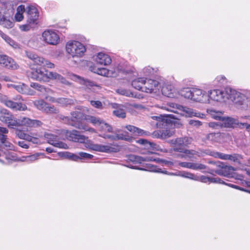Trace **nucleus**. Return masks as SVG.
<instances>
[{
  "mask_svg": "<svg viewBox=\"0 0 250 250\" xmlns=\"http://www.w3.org/2000/svg\"><path fill=\"white\" fill-rule=\"evenodd\" d=\"M192 138L189 137L178 138L175 140H171L172 143L174 145L173 150L175 151L183 152L189 158H192L194 155H198V152L193 150H188L185 148V146L191 144Z\"/></svg>",
  "mask_w": 250,
  "mask_h": 250,
  "instance_id": "1",
  "label": "nucleus"
},
{
  "mask_svg": "<svg viewBox=\"0 0 250 250\" xmlns=\"http://www.w3.org/2000/svg\"><path fill=\"white\" fill-rule=\"evenodd\" d=\"M71 118L68 117L61 115L60 118L64 122L79 129L83 131H88L91 132L96 133V130L92 127H89L87 125L82 123L80 120L82 113L79 112H73L71 113Z\"/></svg>",
  "mask_w": 250,
  "mask_h": 250,
  "instance_id": "2",
  "label": "nucleus"
},
{
  "mask_svg": "<svg viewBox=\"0 0 250 250\" xmlns=\"http://www.w3.org/2000/svg\"><path fill=\"white\" fill-rule=\"evenodd\" d=\"M66 50L73 57H80L85 51V48L80 42L73 41L66 43Z\"/></svg>",
  "mask_w": 250,
  "mask_h": 250,
  "instance_id": "3",
  "label": "nucleus"
},
{
  "mask_svg": "<svg viewBox=\"0 0 250 250\" xmlns=\"http://www.w3.org/2000/svg\"><path fill=\"white\" fill-rule=\"evenodd\" d=\"M0 102L6 106L12 109L14 111H25L27 109V106L21 103H17L9 99L8 97L0 93Z\"/></svg>",
  "mask_w": 250,
  "mask_h": 250,
  "instance_id": "4",
  "label": "nucleus"
},
{
  "mask_svg": "<svg viewBox=\"0 0 250 250\" xmlns=\"http://www.w3.org/2000/svg\"><path fill=\"white\" fill-rule=\"evenodd\" d=\"M120 129H116L113 132L115 135L106 134L105 133L100 134L99 136L104 139H108L112 141L124 140L128 142H131L132 137L129 135L128 132L124 131L121 132Z\"/></svg>",
  "mask_w": 250,
  "mask_h": 250,
  "instance_id": "5",
  "label": "nucleus"
},
{
  "mask_svg": "<svg viewBox=\"0 0 250 250\" xmlns=\"http://www.w3.org/2000/svg\"><path fill=\"white\" fill-rule=\"evenodd\" d=\"M196 181H200L203 183H219V184H222L227 185L229 187H232L233 188L238 189L239 190L244 191L247 192H249L250 193V191L245 189L244 188H240L237 186L231 184H226L224 181H223L220 178L218 177L214 178V177H209L208 176H204V175H200L198 176L197 175V178L196 179Z\"/></svg>",
  "mask_w": 250,
  "mask_h": 250,
  "instance_id": "6",
  "label": "nucleus"
},
{
  "mask_svg": "<svg viewBox=\"0 0 250 250\" xmlns=\"http://www.w3.org/2000/svg\"><path fill=\"white\" fill-rule=\"evenodd\" d=\"M129 158L130 161L139 163L145 161H155L157 163H162L166 166H172L173 164V163L171 161H167L166 160L160 159L159 158H154L151 156L142 157L132 155H130Z\"/></svg>",
  "mask_w": 250,
  "mask_h": 250,
  "instance_id": "7",
  "label": "nucleus"
},
{
  "mask_svg": "<svg viewBox=\"0 0 250 250\" xmlns=\"http://www.w3.org/2000/svg\"><path fill=\"white\" fill-rule=\"evenodd\" d=\"M227 100H230L237 105H241L245 101V96L235 90L229 88Z\"/></svg>",
  "mask_w": 250,
  "mask_h": 250,
  "instance_id": "8",
  "label": "nucleus"
},
{
  "mask_svg": "<svg viewBox=\"0 0 250 250\" xmlns=\"http://www.w3.org/2000/svg\"><path fill=\"white\" fill-rule=\"evenodd\" d=\"M229 88H226L224 90L214 89L208 92V98L217 102L226 101Z\"/></svg>",
  "mask_w": 250,
  "mask_h": 250,
  "instance_id": "9",
  "label": "nucleus"
},
{
  "mask_svg": "<svg viewBox=\"0 0 250 250\" xmlns=\"http://www.w3.org/2000/svg\"><path fill=\"white\" fill-rule=\"evenodd\" d=\"M150 171H152V172L162 173H164L166 174H169V175H171L179 176L188 178V179H191V180H192L194 181H196V179L197 178V175H195V174L190 173V172L183 171L179 172L178 174L173 173H168L167 171L162 170L160 168H159L156 166H152Z\"/></svg>",
  "mask_w": 250,
  "mask_h": 250,
  "instance_id": "10",
  "label": "nucleus"
},
{
  "mask_svg": "<svg viewBox=\"0 0 250 250\" xmlns=\"http://www.w3.org/2000/svg\"><path fill=\"white\" fill-rule=\"evenodd\" d=\"M43 41L51 45H56L59 41V35L52 30H46L42 34Z\"/></svg>",
  "mask_w": 250,
  "mask_h": 250,
  "instance_id": "11",
  "label": "nucleus"
},
{
  "mask_svg": "<svg viewBox=\"0 0 250 250\" xmlns=\"http://www.w3.org/2000/svg\"><path fill=\"white\" fill-rule=\"evenodd\" d=\"M65 134L68 140L75 142L84 143L87 139V137L81 134L79 131L76 130H66Z\"/></svg>",
  "mask_w": 250,
  "mask_h": 250,
  "instance_id": "12",
  "label": "nucleus"
},
{
  "mask_svg": "<svg viewBox=\"0 0 250 250\" xmlns=\"http://www.w3.org/2000/svg\"><path fill=\"white\" fill-rule=\"evenodd\" d=\"M4 10L0 6V25L8 29L12 28L14 25L13 18L4 12Z\"/></svg>",
  "mask_w": 250,
  "mask_h": 250,
  "instance_id": "13",
  "label": "nucleus"
},
{
  "mask_svg": "<svg viewBox=\"0 0 250 250\" xmlns=\"http://www.w3.org/2000/svg\"><path fill=\"white\" fill-rule=\"evenodd\" d=\"M0 64L13 70L17 69L19 67L13 59L5 55H0Z\"/></svg>",
  "mask_w": 250,
  "mask_h": 250,
  "instance_id": "14",
  "label": "nucleus"
},
{
  "mask_svg": "<svg viewBox=\"0 0 250 250\" xmlns=\"http://www.w3.org/2000/svg\"><path fill=\"white\" fill-rule=\"evenodd\" d=\"M27 14V21L31 23H38L39 13L37 9L32 5L28 6L25 9Z\"/></svg>",
  "mask_w": 250,
  "mask_h": 250,
  "instance_id": "15",
  "label": "nucleus"
},
{
  "mask_svg": "<svg viewBox=\"0 0 250 250\" xmlns=\"http://www.w3.org/2000/svg\"><path fill=\"white\" fill-rule=\"evenodd\" d=\"M214 164H215V163ZM215 165L217 167H220L221 168L215 170V173L221 176L228 177L231 171L235 170L233 167L225 165L224 164L220 162L215 163Z\"/></svg>",
  "mask_w": 250,
  "mask_h": 250,
  "instance_id": "16",
  "label": "nucleus"
},
{
  "mask_svg": "<svg viewBox=\"0 0 250 250\" xmlns=\"http://www.w3.org/2000/svg\"><path fill=\"white\" fill-rule=\"evenodd\" d=\"M64 156L69 160L75 161H78L81 159H90L93 157L92 155L83 152H80L78 155L66 152L64 153Z\"/></svg>",
  "mask_w": 250,
  "mask_h": 250,
  "instance_id": "17",
  "label": "nucleus"
},
{
  "mask_svg": "<svg viewBox=\"0 0 250 250\" xmlns=\"http://www.w3.org/2000/svg\"><path fill=\"white\" fill-rule=\"evenodd\" d=\"M208 100V95L206 92L200 89L193 88L192 100L205 102Z\"/></svg>",
  "mask_w": 250,
  "mask_h": 250,
  "instance_id": "18",
  "label": "nucleus"
},
{
  "mask_svg": "<svg viewBox=\"0 0 250 250\" xmlns=\"http://www.w3.org/2000/svg\"><path fill=\"white\" fill-rule=\"evenodd\" d=\"M159 85V83L156 80L149 79L146 81L145 79L144 86L143 87V91L146 93L153 92Z\"/></svg>",
  "mask_w": 250,
  "mask_h": 250,
  "instance_id": "19",
  "label": "nucleus"
},
{
  "mask_svg": "<svg viewBox=\"0 0 250 250\" xmlns=\"http://www.w3.org/2000/svg\"><path fill=\"white\" fill-rule=\"evenodd\" d=\"M90 149L95 151L105 153L117 151V148L108 145L91 144L90 146Z\"/></svg>",
  "mask_w": 250,
  "mask_h": 250,
  "instance_id": "20",
  "label": "nucleus"
},
{
  "mask_svg": "<svg viewBox=\"0 0 250 250\" xmlns=\"http://www.w3.org/2000/svg\"><path fill=\"white\" fill-rule=\"evenodd\" d=\"M42 125L41 121L32 120L27 117L21 118V126H26L29 127H37Z\"/></svg>",
  "mask_w": 250,
  "mask_h": 250,
  "instance_id": "21",
  "label": "nucleus"
},
{
  "mask_svg": "<svg viewBox=\"0 0 250 250\" xmlns=\"http://www.w3.org/2000/svg\"><path fill=\"white\" fill-rule=\"evenodd\" d=\"M26 56L33 61L34 64L41 66H43L45 63V59L42 57H40L32 52L26 51Z\"/></svg>",
  "mask_w": 250,
  "mask_h": 250,
  "instance_id": "22",
  "label": "nucleus"
},
{
  "mask_svg": "<svg viewBox=\"0 0 250 250\" xmlns=\"http://www.w3.org/2000/svg\"><path fill=\"white\" fill-rule=\"evenodd\" d=\"M178 109L181 111L183 112V115L188 117H197L200 118H203L204 115L201 114L199 112L196 111L192 108L187 107L186 106H183L182 105H179Z\"/></svg>",
  "mask_w": 250,
  "mask_h": 250,
  "instance_id": "23",
  "label": "nucleus"
},
{
  "mask_svg": "<svg viewBox=\"0 0 250 250\" xmlns=\"http://www.w3.org/2000/svg\"><path fill=\"white\" fill-rule=\"evenodd\" d=\"M46 137L48 139L49 143L54 146L64 149L68 148L66 144L58 141V136L53 134H47Z\"/></svg>",
  "mask_w": 250,
  "mask_h": 250,
  "instance_id": "24",
  "label": "nucleus"
},
{
  "mask_svg": "<svg viewBox=\"0 0 250 250\" xmlns=\"http://www.w3.org/2000/svg\"><path fill=\"white\" fill-rule=\"evenodd\" d=\"M179 166L193 170H202L207 168V166L205 165L197 163L181 162L179 163Z\"/></svg>",
  "mask_w": 250,
  "mask_h": 250,
  "instance_id": "25",
  "label": "nucleus"
},
{
  "mask_svg": "<svg viewBox=\"0 0 250 250\" xmlns=\"http://www.w3.org/2000/svg\"><path fill=\"white\" fill-rule=\"evenodd\" d=\"M125 128L135 135L149 136L150 135L149 132L144 130L133 125H127L125 126Z\"/></svg>",
  "mask_w": 250,
  "mask_h": 250,
  "instance_id": "26",
  "label": "nucleus"
},
{
  "mask_svg": "<svg viewBox=\"0 0 250 250\" xmlns=\"http://www.w3.org/2000/svg\"><path fill=\"white\" fill-rule=\"evenodd\" d=\"M95 60L98 63L104 65H108L111 62L109 56L101 52L98 54Z\"/></svg>",
  "mask_w": 250,
  "mask_h": 250,
  "instance_id": "27",
  "label": "nucleus"
},
{
  "mask_svg": "<svg viewBox=\"0 0 250 250\" xmlns=\"http://www.w3.org/2000/svg\"><path fill=\"white\" fill-rule=\"evenodd\" d=\"M48 75L49 79L56 80L58 82L66 85L70 84V83L64 77L56 72H49Z\"/></svg>",
  "mask_w": 250,
  "mask_h": 250,
  "instance_id": "28",
  "label": "nucleus"
},
{
  "mask_svg": "<svg viewBox=\"0 0 250 250\" xmlns=\"http://www.w3.org/2000/svg\"><path fill=\"white\" fill-rule=\"evenodd\" d=\"M137 143L146 146H149L150 147L155 149L156 150L163 151L162 149L160 148L159 146L153 143L148 142L147 140L144 139H140L137 141Z\"/></svg>",
  "mask_w": 250,
  "mask_h": 250,
  "instance_id": "29",
  "label": "nucleus"
},
{
  "mask_svg": "<svg viewBox=\"0 0 250 250\" xmlns=\"http://www.w3.org/2000/svg\"><path fill=\"white\" fill-rule=\"evenodd\" d=\"M9 120L6 125L9 128L16 129L17 127L21 126V118L17 119L13 115V118H10Z\"/></svg>",
  "mask_w": 250,
  "mask_h": 250,
  "instance_id": "30",
  "label": "nucleus"
},
{
  "mask_svg": "<svg viewBox=\"0 0 250 250\" xmlns=\"http://www.w3.org/2000/svg\"><path fill=\"white\" fill-rule=\"evenodd\" d=\"M144 83L145 79L144 78H139L133 80L131 85L135 89L143 91Z\"/></svg>",
  "mask_w": 250,
  "mask_h": 250,
  "instance_id": "31",
  "label": "nucleus"
},
{
  "mask_svg": "<svg viewBox=\"0 0 250 250\" xmlns=\"http://www.w3.org/2000/svg\"><path fill=\"white\" fill-rule=\"evenodd\" d=\"M30 86L42 93H47L48 94L53 93V91L49 88L45 87L37 83H30Z\"/></svg>",
  "mask_w": 250,
  "mask_h": 250,
  "instance_id": "32",
  "label": "nucleus"
},
{
  "mask_svg": "<svg viewBox=\"0 0 250 250\" xmlns=\"http://www.w3.org/2000/svg\"><path fill=\"white\" fill-rule=\"evenodd\" d=\"M57 103L62 106H68L73 104L74 101L73 99L69 98H59L57 99Z\"/></svg>",
  "mask_w": 250,
  "mask_h": 250,
  "instance_id": "33",
  "label": "nucleus"
},
{
  "mask_svg": "<svg viewBox=\"0 0 250 250\" xmlns=\"http://www.w3.org/2000/svg\"><path fill=\"white\" fill-rule=\"evenodd\" d=\"M173 86L172 85H165L162 88L163 94L167 97H171L173 95Z\"/></svg>",
  "mask_w": 250,
  "mask_h": 250,
  "instance_id": "34",
  "label": "nucleus"
},
{
  "mask_svg": "<svg viewBox=\"0 0 250 250\" xmlns=\"http://www.w3.org/2000/svg\"><path fill=\"white\" fill-rule=\"evenodd\" d=\"M25 11V7L23 5H20L17 8V12L15 14V18L17 21H21L23 19L22 12Z\"/></svg>",
  "mask_w": 250,
  "mask_h": 250,
  "instance_id": "35",
  "label": "nucleus"
},
{
  "mask_svg": "<svg viewBox=\"0 0 250 250\" xmlns=\"http://www.w3.org/2000/svg\"><path fill=\"white\" fill-rule=\"evenodd\" d=\"M193 88L189 87L184 88L180 91L182 96L186 98L192 100Z\"/></svg>",
  "mask_w": 250,
  "mask_h": 250,
  "instance_id": "36",
  "label": "nucleus"
},
{
  "mask_svg": "<svg viewBox=\"0 0 250 250\" xmlns=\"http://www.w3.org/2000/svg\"><path fill=\"white\" fill-rule=\"evenodd\" d=\"M86 120L92 124L94 125L100 126L103 123V120L100 118L93 116H88Z\"/></svg>",
  "mask_w": 250,
  "mask_h": 250,
  "instance_id": "37",
  "label": "nucleus"
},
{
  "mask_svg": "<svg viewBox=\"0 0 250 250\" xmlns=\"http://www.w3.org/2000/svg\"><path fill=\"white\" fill-rule=\"evenodd\" d=\"M99 127L101 131L109 133L113 132V127L108 124L105 123L104 120L103 121V123L99 126Z\"/></svg>",
  "mask_w": 250,
  "mask_h": 250,
  "instance_id": "38",
  "label": "nucleus"
},
{
  "mask_svg": "<svg viewBox=\"0 0 250 250\" xmlns=\"http://www.w3.org/2000/svg\"><path fill=\"white\" fill-rule=\"evenodd\" d=\"M1 37L11 46L14 48L19 47L18 44L7 35L3 33H0Z\"/></svg>",
  "mask_w": 250,
  "mask_h": 250,
  "instance_id": "39",
  "label": "nucleus"
},
{
  "mask_svg": "<svg viewBox=\"0 0 250 250\" xmlns=\"http://www.w3.org/2000/svg\"><path fill=\"white\" fill-rule=\"evenodd\" d=\"M37 71H38V76L41 78V80H39L40 81H46L48 79H49L48 74L50 72L46 70L43 71L41 69H37Z\"/></svg>",
  "mask_w": 250,
  "mask_h": 250,
  "instance_id": "40",
  "label": "nucleus"
},
{
  "mask_svg": "<svg viewBox=\"0 0 250 250\" xmlns=\"http://www.w3.org/2000/svg\"><path fill=\"white\" fill-rule=\"evenodd\" d=\"M10 86L21 93L24 94L26 93L27 86L23 83L19 84H11Z\"/></svg>",
  "mask_w": 250,
  "mask_h": 250,
  "instance_id": "41",
  "label": "nucleus"
},
{
  "mask_svg": "<svg viewBox=\"0 0 250 250\" xmlns=\"http://www.w3.org/2000/svg\"><path fill=\"white\" fill-rule=\"evenodd\" d=\"M94 72L97 73L99 75L104 76H107V77L115 76V75H111V71L105 68H98L96 71H94Z\"/></svg>",
  "mask_w": 250,
  "mask_h": 250,
  "instance_id": "42",
  "label": "nucleus"
},
{
  "mask_svg": "<svg viewBox=\"0 0 250 250\" xmlns=\"http://www.w3.org/2000/svg\"><path fill=\"white\" fill-rule=\"evenodd\" d=\"M15 134L16 136L21 139L29 141L31 139V137L28 134L17 128L15 130Z\"/></svg>",
  "mask_w": 250,
  "mask_h": 250,
  "instance_id": "43",
  "label": "nucleus"
},
{
  "mask_svg": "<svg viewBox=\"0 0 250 250\" xmlns=\"http://www.w3.org/2000/svg\"><path fill=\"white\" fill-rule=\"evenodd\" d=\"M224 125L226 127H231L235 123V121L234 119L230 117L224 118L223 120Z\"/></svg>",
  "mask_w": 250,
  "mask_h": 250,
  "instance_id": "44",
  "label": "nucleus"
},
{
  "mask_svg": "<svg viewBox=\"0 0 250 250\" xmlns=\"http://www.w3.org/2000/svg\"><path fill=\"white\" fill-rule=\"evenodd\" d=\"M151 118L153 120H155L157 121H158L156 123V125L160 127L161 126H164V124H166V123L165 121V119L163 118L162 116H153L151 117Z\"/></svg>",
  "mask_w": 250,
  "mask_h": 250,
  "instance_id": "45",
  "label": "nucleus"
},
{
  "mask_svg": "<svg viewBox=\"0 0 250 250\" xmlns=\"http://www.w3.org/2000/svg\"><path fill=\"white\" fill-rule=\"evenodd\" d=\"M220 136L219 133H211L208 134L206 136V139L212 142H215L218 141V138Z\"/></svg>",
  "mask_w": 250,
  "mask_h": 250,
  "instance_id": "46",
  "label": "nucleus"
},
{
  "mask_svg": "<svg viewBox=\"0 0 250 250\" xmlns=\"http://www.w3.org/2000/svg\"><path fill=\"white\" fill-rule=\"evenodd\" d=\"M157 71V70L148 66L145 67L143 70V72L144 75L146 76H149L154 74Z\"/></svg>",
  "mask_w": 250,
  "mask_h": 250,
  "instance_id": "47",
  "label": "nucleus"
},
{
  "mask_svg": "<svg viewBox=\"0 0 250 250\" xmlns=\"http://www.w3.org/2000/svg\"><path fill=\"white\" fill-rule=\"evenodd\" d=\"M43 112L46 113H58L59 112V110L54 105L49 106L48 104H46Z\"/></svg>",
  "mask_w": 250,
  "mask_h": 250,
  "instance_id": "48",
  "label": "nucleus"
},
{
  "mask_svg": "<svg viewBox=\"0 0 250 250\" xmlns=\"http://www.w3.org/2000/svg\"><path fill=\"white\" fill-rule=\"evenodd\" d=\"M117 93L120 95H124L127 97H133V94L130 90L125 89L122 88H118L116 90Z\"/></svg>",
  "mask_w": 250,
  "mask_h": 250,
  "instance_id": "49",
  "label": "nucleus"
},
{
  "mask_svg": "<svg viewBox=\"0 0 250 250\" xmlns=\"http://www.w3.org/2000/svg\"><path fill=\"white\" fill-rule=\"evenodd\" d=\"M46 104V103L42 100H38L34 102V104L37 108L39 110H42V111H44V109H45Z\"/></svg>",
  "mask_w": 250,
  "mask_h": 250,
  "instance_id": "50",
  "label": "nucleus"
},
{
  "mask_svg": "<svg viewBox=\"0 0 250 250\" xmlns=\"http://www.w3.org/2000/svg\"><path fill=\"white\" fill-rule=\"evenodd\" d=\"M162 139H166L171 137L174 134V131L170 129H166L162 131Z\"/></svg>",
  "mask_w": 250,
  "mask_h": 250,
  "instance_id": "51",
  "label": "nucleus"
},
{
  "mask_svg": "<svg viewBox=\"0 0 250 250\" xmlns=\"http://www.w3.org/2000/svg\"><path fill=\"white\" fill-rule=\"evenodd\" d=\"M209 155L222 160H227V154L218 152H211Z\"/></svg>",
  "mask_w": 250,
  "mask_h": 250,
  "instance_id": "52",
  "label": "nucleus"
},
{
  "mask_svg": "<svg viewBox=\"0 0 250 250\" xmlns=\"http://www.w3.org/2000/svg\"><path fill=\"white\" fill-rule=\"evenodd\" d=\"M37 23H31L27 21V23L21 26L20 28L24 31H27L33 28L36 25Z\"/></svg>",
  "mask_w": 250,
  "mask_h": 250,
  "instance_id": "53",
  "label": "nucleus"
},
{
  "mask_svg": "<svg viewBox=\"0 0 250 250\" xmlns=\"http://www.w3.org/2000/svg\"><path fill=\"white\" fill-rule=\"evenodd\" d=\"M81 83L88 87H92L93 86L99 87V86L96 84L94 82L87 79L85 80L83 79L82 82H81Z\"/></svg>",
  "mask_w": 250,
  "mask_h": 250,
  "instance_id": "54",
  "label": "nucleus"
},
{
  "mask_svg": "<svg viewBox=\"0 0 250 250\" xmlns=\"http://www.w3.org/2000/svg\"><path fill=\"white\" fill-rule=\"evenodd\" d=\"M227 160L232 161L234 162H238L241 156L238 154H227Z\"/></svg>",
  "mask_w": 250,
  "mask_h": 250,
  "instance_id": "55",
  "label": "nucleus"
},
{
  "mask_svg": "<svg viewBox=\"0 0 250 250\" xmlns=\"http://www.w3.org/2000/svg\"><path fill=\"white\" fill-rule=\"evenodd\" d=\"M2 146H1V149L2 147L5 148L9 150H13L14 149V146L9 142L7 139H5V141H4L1 144Z\"/></svg>",
  "mask_w": 250,
  "mask_h": 250,
  "instance_id": "56",
  "label": "nucleus"
},
{
  "mask_svg": "<svg viewBox=\"0 0 250 250\" xmlns=\"http://www.w3.org/2000/svg\"><path fill=\"white\" fill-rule=\"evenodd\" d=\"M38 75V71H37V69L32 70V71L28 72V76L29 77L33 79L39 81L41 80V78L39 77Z\"/></svg>",
  "mask_w": 250,
  "mask_h": 250,
  "instance_id": "57",
  "label": "nucleus"
},
{
  "mask_svg": "<svg viewBox=\"0 0 250 250\" xmlns=\"http://www.w3.org/2000/svg\"><path fill=\"white\" fill-rule=\"evenodd\" d=\"M113 114L119 118H124L125 117V113L123 109H119L113 111Z\"/></svg>",
  "mask_w": 250,
  "mask_h": 250,
  "instance_id": "58",
  "label": "nucleus"
},
{
  "mask_svg": "<svg viewBox=\"0 0 250 250\" xmlns=\"http://www.w3.org/2000/svg\"><path fill=\"white\" fill-rule=\"evenodd\" d=\"M39 155V154H35L32 155L27 156L25 157H24V159L21 160V161L27 162L34 161L38 159Z\"/></svg>",
  "mask_w": 250,
  "mask_h": 250,
  "instance_id": "59",
  "label": "nucleus"
},
{
  "mask_svg": "<svg viewBox=\"0 0 250 250\" xmlns=\"http://www.w3.org/2000/svg\"><path fill=\"white\" fill-rule=\"evenodd\" d=\"M5 158L8 160L16 161L17 160V157L16 154L13 152H8L5 154Z\"/></svg>",
  "mask_w": 250,
  "mask_h": 250,
  "instance_id": "60",
  "label": "nucleus"
},
{
  "mask_svg": "<svg viewBox=\"0 0 250 250\" xmlns=\"http://www.w3.org/2000/svg\"><path fill=\"white\" fill-rule=\"evenodd\" d=\"M11 118H13V115L12 114L5 116H0V121L7 125Z\"/></svg>",
  "mask_w": 250,
  "mask_h": 250,
  "instance_id": "61",
  "label": "nucleus"
},
{
  "mask_svg": "<svg viewBox=\"0 0 250 250\" xmlns=\"http://www.w3.org/2000/svg\"><path fill=\"white\" fill-rule=\"evenodd\" d=\"M91 104L94 107L101 108L103 106L102 103L99 101H91Z\"/></svg>",
  "mask_w": 250,
  "mask_h": 250,
  "instance_id": "62",
  "label": "nucleus"
},
{
  "mask_svg": "<svg viewBox=\"0 0 250 250\" xmlns=\"http://www.w3.org/2000/svg\"><path fill=\"white\" fill-rule=\"evenodd\" d=\"M189 124L194 126L199 127L202 125V123L198 120H190L189 121Z\"/></svg>",
  "mask_w": 250,
  "mask_h": 250,
  "instance_id": "63",
  "label": "nucleus"
},
{
  "mask_svg": "<svg viewBox=\"0 0 250 250\" xmlns=\"http://www.w3.org/2000/svg\"><path fill=\"white\" fill-rule=\"evenodd\" d=\"M55 66L54 64L48 61L47 60H45V63H44V65L43 67H47L48 68H54Z\"/></svg>",
  "mask_w": 250,
  "mask_h": 250,
  "instance_id": "64",
  "label": "nucleus"
}]
</instances>
